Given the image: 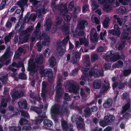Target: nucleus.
<instances>
[{
	"label": "nucleus",
	"mask_w": 131,
	"mask_h": 131,
	"mask_svg": "<svg viewBox=\"0 0 131 131\" xmlns=\"http://www.w3.org/2000/svg\"><path fill=\"white\" fill-rule=\"evenodd\" d=\"M113 17L114 21L116 22L120 26H122V27L124 28L123 33L128 35L131 33V24L128 23L125 24L127 20L126 19L121 18L117 15H114Z\"/></svg>",
	"instance_id": "f257e3e1"
},
{
	"label": "nucleus",
	"mask_w": 131,
	"mask_h": 131,
	"mask_svg": "<svg viewBox=\"0 0 131 131\" xmlns=\"http://www.w3.org/2000/svg\"><path fill=\"white\" fill-rule=\"evenodd\" d=\"M40 31L36 30L32 34L33 36L36 37V39H39L41 40H43L42 42V44L44 46L48 45L50 43V38L48 35L45 33H43L40 35Z\"/></svg>",
	"instance_id": "f03ea898"
},
{
	"label": "nucleus",
	"mask_w": 131,
	"mask_h": 131,
	"mask_svg": "<svg viewBox=\"0 0 131 131\" xmlns=\"http://www.w3.org/2000/svg\"><path fill=\"white\" fill-rule=\"evenodd\" d=\"M75 82L72 80L68 81L66 83V85L68 87V89L70 92H72L74 93H78V91L79 89L78 86L75 85Z\"/></svg>",
	"instance_id": "7ed1b4c3"
},
{
	"label": "nucleus",
	"mask_w": 131,
	"mask_h": 131,
	"mask_svg": "<svg viewBox=\"0 0 131 131\" xmlns=\"http://www.w3.org/2000/svg\"><path fill=\"white\" fill-rule=\"evenodd\" d=\"M13 54V51H10V46L7 48L4 54L0 58V62H4L6 60L11 58Z\"/></svg>",
	"instance_id": "20e7f679"
},
{
	"label": "nucleus",
	"mask_w": 131,
	"mask_h": 131,
	"mask_svg": "<svg viewBox=\"0 0 131 131\" xmlns=\"http://www.w3.org/2000/svg\"><path fill=\"white\" fill-rule=\"evenodd\" d=\"M40 73L41 75H43L45 77H47L49 80H51L53 78V72L52 70L50 68L43 69H40Z\"/></svg>",
	"instance_id": "39448f33"
},
{
	"label": "nucleus",
	"mask_w": 131,
	"mask_h": 131,
	"mask_svg": "<svg viewBox=\"0 0 131 131\" xmlns=\"http://www.w3.org/2000/svg\"><path fill=\"white\" fill-rule=\"evenodd\" d=\"M32 59H29L28 61V70L29 71L30 75L33 76L36 73L38 70L35 63H34Z\"/></svg>",
	"instance_id": "423d86ee"
},
{
	"label": "nucleus",
	"mask_w": 131,
	"mask_h": 131,
	"mask_svg": "<svg viewBox=\"0 0 131 131\" xmlns=\"http://www.w3.org/2000/svg\"><path fill=\"white\" fill-rule=\"evenodd\" d=\"M53 6V8L55 9H57L60 12V14L64 15L66 14L68 11L67 6L63 5L61 6H57L55 5V3H53L51 5V7Z\"/></svg>",
	"instance_id": "0eeeda50"
},
{
	"label": "nucleus",
	"mask_w": 131,
	"mask_h": 131,
	"mask_svg": "<svg viewBox=\"0 0 131 131\" xmlns=\"http://www.w3.org/2000/svg\"><path fill=\"white\" fill-rule=\"evenodd\" d=\"M98 2L101 5H104L103 9L105 12L107 13H108L111 12L112 9L111 6L109 5L106 2V0H97Z\"/></svg>",
	"instance_id": "6e6552de"
},
{
	"label": "nucleus",
	"mask_w": 131,
	"mask_h": 131,
	"mask_svg": "<svg viewBox=\"0 0 131 131\" xmlns=\"http://www.w3.org/2000/svg\"><path fill=\"white\" fill-rule=\"evenodd\" d=\"M57 85L56 86V91L55 99L57 98H60L64 92V90L62 88V84L61 83H57Z\"/></svg>",
	"instance_id": "1a4fd4ad"
},
{
	"label": "nucleus",
	"mask_w": 131,
	"mask_h": 131,
	"mask_svg": "<svg viewBox=\"0 0 131 131\" xmlns=\"http://www.w3.org/2000/svg\"><path fill=\"white\" fill-rule=\"evenodd\" d=\"M10 94L13 100H16L22 97L24 93L22 91L15 90L13 91Z\"/></svg>",
	"instance_id": "9d476101"
},
{
	"label": "nucleus",
	"mask_w": 131,
	"mask_h": 131,
	"mask_svg": "<svg viewBox=\"0 0 131 131\" xmlns=\"http://www.w3.org/2000/svg\"><path fill=\"white\" fill-rule=\"evenodd\" d=\"M88 25L87 21L83 19L80 21L78 24L77 28L80 30H83Z\"/></svg>",
	"instance_id": "9b49d317"
},
{
	"label": "nucleus",
	"mask_w": 131,
	"mask_h": 131,
	"mask_svg": "<svg viewBox=\"0 0 131 131\" xmlns=\"http://www.w3.org/2000/svg\"><path fill=\"white\" fill-rule=\"evenodd\" d=\"M60 105L58 104H55L52 106L50 109V112L52 114H57L60 113Z\"/></svg>",
	"instance_id": "f8f14e48"
},
{
	"label": "nucleus",
	"mask_w": 131,
	"mask_h": 131,
	"mask_svg": "<svg viewBox=\"0 0 131 131\" xmlns=\"http://www.w3.org/2000/svg\"><path fill=\"white\" fill-rule=\"evenodd\" d=\"M105 84H103L101 89L100 92L102 93L106 92L109 89L111 88L110 84L108 82H107L105 80L104 81Z\"/></svg>",
	"instance_id": "ddd939ff"
},
{
	"label": "nucleus",
	"mask_w": 131,
	"mask_h": 131,
	"mask_svg": "<svg viewBox=\"0 0 131 131\" xmlns=\"http://www.w3.org/2000/svg\"><path fill=\"white\" fill-rule=\"evenodd\" d=\"M45 113L46 112H44L43 114L39 115L38 116L35 120V125H38L40 124L43 121L44 119L46 117Z\"/></svg>",
	"instance_id": "4468645a"
},
{
	"label": "nucleus",
	"mask_w": 131,
	"mask_h": 131,
	"mask_svg": "<svg viewBox=\"0 0 131 131\" xmlns=\"http://www.w3.org/2000/svg\"><path fill=\"white\" fill-rule=\"evenodd\" d=\"M11 98L10 96L8 95L7 98H3L0 104V107H6L7 104V103L11 101Z\"/></svg>",
	"instance_id": "2eb2a0df"
},
{
	"label": "nucleus",
	"mask_w": 131,
	"mask_h": 131,
	"mask_svg": "<svg viewBox=\"0 0 131 131\" xmlns=\"http://www.w3.org/2000/svg\"><path fill=\"white\" fill-rule=\"evenodd\" d=\"M63 104L62 105L61 108L60 109V113L63 112L64 114H68V103L65 101H63Z\"/></svg>",
	"instance_id": "dca6fc26"
},
{
	"label": "nucleus",
	"mask_w": 131,
	"mask_h": 131,
	"mask_svg": "<svg viewBox=\"0 0 131 131\" xmlns=\"http://www.w3.org/2000/svg\"><path fill=\"white\" fill-rule=\"evenodd\" d=\"M18 106L20 108L26 109L27 108V103L25 100H21L18 103Z\"/></svg>",
	"instance_id": "f3484780"
},
{
	"label": "nucleus",
	"mask_w": 131,
	"mask_h": 131,
	"mask_svg": "<svg viewBox=\"0 0 131 131\" xmlns=\"http://www.w3.org/2000/svg\"><path fill=\"white\" fill-rule=\"evenodd\" d=\"M101 81L100 79L95 80L93 83V87L95 89H99L101 86Z\"/></svg>",
	"instance_id": "a211bd4d"
},
{
	"label": "nucleus",
	"mask_w": 131,
	"mask_h": 131,
	"mask_svg": "<svg viewBox=\"0 0 131 131\" xmlns=\"http://www.w3.org/2000/svg\"><path fill=\"white\" fill-rule=\"evenodd\" d=\"M52 24V23L51 20L50 19H48L45 23L44 27L45 28V30L47 31L50 30Z\"/></svg>",
	"instance_id": "6ab92c4d"
},
{
	"label": "nucleus",
	"mask_w": 131,
	"mask_h": 131,
	"mask_svg": "<svg viewBox=\"0 0 131 131\" xmlns=\"http://www.w3.org/2000/svg\"><path fill=\"white\" fill-rule=\"evenodd\" d=\"M104 119L107 120L109 124L113 121L115 119V117L113 115H106L104 118Z\"/></svg>",
	"instance_id": "aec40b11"
},
{
	"label": "nucleus",
	"mask_w": 131,
	"mask_h": 131,
	"mask_svg": "<svg viewBox=\"0 0 131 131\" xmlns=\"http://www.w3.org/2000/svg\"><path fill=\"white\" fill-rule=\"evenodd\" d=\"M48 62L50 66L53 67L57 64L56 58L54 56L51 57L48 60Z\"/></svg>",
	"instance_id": "412c9836"
},
{
	"label": "nucleus",
	"mask_w": 131,
	"mask_h": 131,
	"mask_svg": "<svg viewBox=\"0 0 131 131\" xmlns=\"http://www.w3.org/2000/svg\"><path fill=\"white\" fill-rule=\"evenodd\" d=\"M112 99L108 98L103 103V106L104 108H108L112 105Z\"/></svg>",
	"instance_id": "4be33fe9"
},
{
	"label": "nucleus",
	"mask_w": 131,
	"mask_h": 131,
	"mask_svg": "<svg viewBox=\"0 0 131 131\" xmlns=\"http://www.w3.org/2000/svg\"><path fill=\"white\" fill-rule=\"evenodd\" d=\"M122 57L119 53H116L115 54L110 58V60L112 61L115 62L117 60L121 59Z\"/></svg>",
	"instance_id": "5701e85b"
},
{
	"label": "nucleus",
	"mask_w": 131,
	"mask_h": 131,
	"mask_svg": "<svg viewBox=\"0 0 131 131\" xmlns=\"http://www.w3.org/2000/svg\"><path fill=\"white\" fill-rule=\"evenodd\" d=\"M130 102H128L122 107V110L121 111L122 114H124L130 108Z\"/></svg>",
	"instance_id": "b1692460"
},
{
	"label": "nucleus",
	"mask_w": 131,
	"mask_h": 131,
	"mask_svg": "<svg viewBox=\"0 0 131 131\" xmlns=\"http://www.w3.org/2000/svg\"><path fill=\"white\" fill-rule=\"evenodd\" d=\"M29 35H26L24 36L23 37H19V40L20 42L23 44L28 42V41Z\"/></svg>",
	"instance_id": "393cba45"
},
{
	"label": "nucleus",
	"mask_w": 131,
	"mask_h": 131,
	"mask_svg": "<svg viewBox=\"0 0 131 131\" xmlns=\"http://www.w3.org/2000/svg\"><path fill=\"white\" fill-rule=\"evenodd\" d=\"M43 123L44 126L48 127H51L53 125L52 122L48 119H44Z\"/></svg>",
	"instance_id": "a878e982"
},
{
	"label": "nucleus",
	"mask_w": 131,
	"mask_h": 131,
	"mask_svg": "<svg viewBox=\"0 0 131 131\" xmlns=\"http://www.w3.org/2000/svg\"><path fill=\"white\" fill-rule=\"evenodd\" d=\"M28 0H20L17 2V4L19 6H28L27 2Z\"/></svg>",
	"instance_id": "bb28decb"
},
{
	"label": "nucleus",
	"mask_w": 131,
	"mask_h": 131,
	"mask_svg": "<svg viewBox=\"0 0 131 131\" xmlns=\"http://www.w3.org/2000/svg\"><path fill=\"white\" fill-rule=\"evenodd\" d=\"M61 125L63 131H68L69 127L68 125L67 122L65 120L61 121Z\"/></svg>",
	"instance_id": "cd10ccee"
},
{
	"label": "nucleus",
	"mask_w": 131,
	"mask_h": 131,
	"mask_svg": "<svg viewBox=\"0 0 131 131\" xmlns=\"http://www.w3.org/2000/svg\"><path fill=\"white\" fill-rule=\"evenodd\" d=\"M108 33L111 34L113 35H116L117 37L119 36L120 33L119 30H115L112 29L109 30L108 31Z\"/></svg>",
	"instance_id": "c85d7f7f"
},
{
	"label": "nucleus",
	"mask_w": 131,
	"mask_h": 131,
	"mask_svg": "<svg viewBox=\"0 0 131 131\" xmlns=\"http://www.w3.org/2000/svg\"><path fill=\"white\" fill-rule=\"evenodd\" d=\"M84 115L85 117H89L91 115V112L90 107L86 108L84 110Z\"/></svg>",
	"instance_id": "c756f323"
},
{
	"label": "nucleus",
	"mask_w": 131,
	"mask_h": 131,
	"mask_svg": "<svg viewBox=\"0 0 131 131\" xmlns=\"http://www.w3.org/2000/svg\"><path fill=\"white\" fill-rule=\"evenodd\" d=\"M30 108L31 110L34 111L38 114H40L42 113V110L40 108L34 106H31Z\"/></svg>",
	"instance_id": "7c9ffc66"
},
{
	"label": "nucleus",
	"mask_w": 131,
	"mask_h": 131,
	"mask_svg": "<svg viewBox=\"0 0 131 131\" xmlns=\"http://www.w3.org/2000/svg\"><path fill=\"white\" fill-rule=\"evenodd\" d=\"M35 60L36 63L42 64L43 63V57L41 56L37 55L35 58Z\"/></svg>",
	"instance_id": "2f4dec72"
},
{
	"label": "nucleus",
	"mask_w": 131,
	"mask_h": 131,
	"mask_svg": "<svg viewBox=\"0 0 131 131\" xmlns=\"http://www.w3.org/2000/svg\"><path fill=\"white\" fill-rule=\"evenodd\" d=\"M81 10V8L79 6H77L74 8V10L73 11V14L75 18H77V15L79 13Z\"/></svg>",
	"instance_id": "473e14b6"
},
{
	"label": "nucleus",
	"mask_w": 131,
	"mask_h": 131,
	"mask_svg": "<svg viewBox=\"0 0 131 131\" xmlns=\"http://www.w3.org/2000/svg\"><path fill=\"white\" fill-rule=\"evenodd\" d=\"M109 19L108 18H106L103 21V25L104 28L108 27L109 25Z\"/></svg>",
	"instance_id": "72a5a7b5"
},
{
	"label": "nucleus",
	"mask_w": 131,
	"mask_h": 131,
	"mask_svg": "<svg viewBox=\"0 0 131 131\" xmlns=\"http://www.w3.org/2000/svg\"><path fill=\"white\" fill-rule=\"evenodd\" d=\"M60 28L62 30L63 32L68 31L69 30V27L68 25L66 23H64L61 26Z\"/></svg>",
	"instance_id": "f704fd0d"
},
{
	"label": "nucleus",
	"mask_w": 131,
	"mask_h": 131,
	"mask_svg": "<svg viewBox=\"0 0 131 131\" xmlns=\"http://www.w3.org/2000/svg\"><path fill=\"white\" fill-rule=\"evenodd\" d=\"M56 21L55 23V26H57L61 24L63 19L60 16H57L56 17Z\"/></svg>",
	"instance_id": "c9c22d12"
},
{
	"label": "nucleus",
	"mask_w": 131,
	"mask_h": 131,
	"mask_svg": "<svg viewBox=\"0 0 131 131\" xmlns=\"http://www.w3.org/2000/svg\"><path fill=\"white\" fill-rule=\"evenodd\" d=\"M95 71L93 70L89 71L88 73L90 77L91 78L93 76L95 78H97V75Z\"/></svg>",
	"instance_id": "e433bc0d"
},
{
	"label": "nucleus",
	"mask_w": 131,
	"mask_h": 131,
	"mask_svg": "<svg viewBox=\"0 0 131 131\" xmlns=\"http://www.w3.org/2000/svg\"><path fill=\"white\" fill-rule=\"evenodd\" d=\"M21 130V127L20 126H18L17 127L15 126L10 127L9 128L10 131H20Z\"/></svg>",
	"instance_id": "4c0bfd02"
},
{
	"label": "nucleus",
	"mask_w": 131,
	"mask_h": 131,
	"mask_svg": "<svg viewBox=\"0 0 131 131\" xmlns=\"http://www.w3.org/2000/svg\"><path fill=\"white\" fill-rule=\"evenodd\" d=\"M126 85V82H123L122 81H121L119 83L118 88L119 89H123L125 88V85Z\"/></svg>",
	"instance_id": "58836bf2"
},
{
	"label": "nucleus",
	"mask_w": 131,
	"mask_h": 131,
	"mask_svg": "<svg viewBox=\"0 0 131 131\" xmlns=\"http://www.w3.org/2000/svg\"><path fill=\"white\" fill-rule=\"evenodd\" d=\"M67 42V40L66 41L65 39H64L59 43L58 45V47L59 48H62V47L64 46Z\"/></svg>",
	"instance_id": "ea45409f"
},
{
	"label": "nucleus",
	"mask_w": 131,
	"mask_h": 131,
	"mask_svg": "<svg viewBox=\"0 0 131 131\" xmlns=\"http://www.w3.org/2000/svg\"><path fill=\"white\" fill-rule=\"evenodd\" d=\"M21 116L27 119L29 118V116L28 112L25 111H21Z\"/></svg>",
	"instance_id": "a19ab883"
},
{
	"label": "nucleus",
	"mask_w": 131,
	"mask_h": 131,
	"mask_svg": "<svg viewBox=\"0 0 131 131\" xmlns=\"http://www.w3.org/2000/svg\"><path fill=\"white\" fill-rule=\"evenodd\" d=\"M76 124L77 127L78 129H83L84 128V123H82L80 122L79 121H77Z\"/></svg>",
	"instance_id": "79ce46f5"
},
{
	"label": "nucleus",
	"mask_w": 131,
	"mask_h": 131,
	"mask_svg": "<svg viewBox=\"0 0 131 131\" xmlns=\"http://www.w3.org/2000/svg\"><path fill=\"white\" fill-rule=\"evenodd\" d=\"M74 7V2L73 1L70 2L68 4V8L70 11H72Z\"/></svg>",
	"instance_id": "37998d69"
},
{
	"label": "nucleus",
	"mask_w": 131,
	"mask_h": 131,
	"mask_svg": "<svg viewBox=\"0 0 131 131\" xmlns=\"http://www.w3.org/2000/svg\"><path fill=\"white\" fill-rule=\"evenodd\" d=\"M75 34H77L79 36H83L85 33V32L83 30H80V31H78L77 29H75Z\"/></svg>",
	"instance_id": "c03bdc74"
},
{
	"label": "nucleus",
	"mask_w": 131,
	"mask_h": 131,
	"mask_svg": "<svg viewBox=\"0 0 131 131\" xmlns=\"http://www.w3.org/2000/svg\"><path fill=\"white\" fill-rule=\"evenodd\" d=\"M126 11L125 7L123 6H120L118 9V12L122 14L125 13H126Z\"/></svg>",
	"instance_id": "a18cd8bd"
},
{
	"label": "nucleus",
	"mask_w": 131,
	"mask_h": 131,
	"mask_svg": "<svg viewBox=\"0 0 131 131\" xmlns=\"http://www.w3.org/2000/svg\"><path fill=\"white\" fill-rule=\"evenodd\" d=\"M128 35H126L125 34L122 32L121 37V39L122 41L125 42L128 38Z\"/></svg>",
	"instance_id": "49530a36"
},
{
	"label": "nucleus",
	"mask_w": 131,
	"mask_h": 131,
	"mask_svg": "<svg viewBox=\"0 0 131 131\" xmlns=\"http://www.w3.org/2000/svg\"><path fill=\"white\" fill-rule=\"evenodd\" d=\"M18 78L21 80H25L27 79V77L25 74L23 73H21L18 75Z\"/></svg>",
	"instance_id": "de8ad7c7"
},
{
	"label": "nucleus",
	"mask_w": 131,
	"mask_h": 131,
	"mask_svg": "<svg viewBox=\"0 0 131 131\" xmlns=\"http://www.w3.org/2000/svg\"><path fill=\"white\" fill-rule=\"evenodd\" d=\"M34 29V27L32 26H29L27 29L25 30L27 35H29L30 33H31Z\"/></svg>",
	"instance_id": "09e8293b"
},
{
	"label": "nucleus",
	"mask_w": 131,
	"mask_h": 131,
	"mask_svg": "<svg viewBox=\"0 0 131 131\" xmlns=\"http://www.w3.org/2000/svg\"><path fill=\"white\" fill-rule=\"evenodd\" d=\"M8 79L7 76L6 75H4L2 76L1 81L2 83L6 85L7 83V81Z\"/></svg>",
	"instance_id": "8fccbe9b"
},
{
	"label": "nucleus",
	"mask_w": 131,
	"mask_h": 131,
	"mask_svg": "<svg viewBox=\"0 0 131 131\" xmlns=\"http://www.w3.org/2000/svg\"><path fill=\"white\" fill-rule=\"evenodd\" d=\"M98 58L97 54L94 53L91 56V61L92 62H94L97 60Z\"/></svg>",
	"instance_id": "3c124183"
},
{
	"label": "nucleus",
	"mask_w": 131,
	"mask_h": 131,
	"mask_svg": "<svg viewBox=\"0 0 131 131\" xmlns=\"http://www.w3.org/2000/svg\"><path fill=\"white\" fill-rule=\"evenodd\" d=\"M96 73L97 76V78L99 76H101L103 75L104 71L101 69H99L95 71Z\"/></svg>",
	"instance_id": "603ef678"
},
{
	"label": "nucleus",
	"mask_w": 131,
	"mask_h": 131,
	"mask_svg": "<svg viewBox=\"0 0 131 131\" xmlns=\"http://www.w3.org/2000/svg\"><path fill=\"white\" fill-rule=\"evenodd\" d=\"M131 73V69H125L123 72V74L125 77L129 75Z\"/></svg>",
	"instance_id": "864d4df0"
},
{
	"label": "nucleus",
	"mask_w": 131,
	"mask_h": 131,
	"mask_svg": "<svg viewBox=\"0 0 131 131\" xmlns=\"http://www.w3.org/2000/svg\"><path fill=\"white\" fill-rule=\"evenodd\" d=\"M89 76V75L88 73H85L81 76V78L82 80L85 81H86L88 80Z\"/></svg>",
	"instance_id": "5fc2aeb1"
},
{
	"label": "nucleus",
	"mask_w": 131,
	"mask_h": 131,
	"mask_svg": "<svg viewBox=\"0 0 131 131\" xmlns=\"http://www.w3.org/2000/svg\"><path fill=\"white\" fill-rule=\"evenodd\" d=\"M97 33H95L93 35H92L90 36V39L91 41H95L97 40Z\"/></svg>",
	"instance_id": "6e6d98bb"
},
{
	"label": "nucleus",
	"mask_w": 131,
	"mask_h": 131,
	"mask_svg": "<svg viewBox=\"0 0 131 131\" xmlns=\"http://www.w3.org/2000/svg\"><path fill=\"white\" fill-rule=\"evenodd\" d=\"M109 124L107 120H102L100 122V125L103 127H104Z\"/></svg>",
	"instance_id": "4d7b16f0"
},
{
	"label": "nucleus",
	"mask_w": 131,
	"mask_h": 131,
	"mask_svg": "<svg viewBox=\"0 0 131 131\" xmlns=\"http://www.w3.org/2000/svg\"><path fill=\"white\" fill-rule=\"evenodd\" d=\"M36 45L38 47L37 51L38 52H41V49L43 47L42 45H43L40 41H39L37 43Z\"/></svg>",
	"instance_id": "13d9d810"
},
{
	"label": "nucleus",
	"mask_w": 131,
	"mask_h": 131,
	"mask_svg": "<svg viewBox=\"0 0 131 131\" xmlns=\"http://www.w3.org/2000/svg\"><path fill=\"white\" fill-rule=\"evenodd\" d=\"M73 57L79 59L81 58V54L79 52H75L72 53Z\"/></svg>",
	"instance_id": "bf43d9fd"
},
{
	"label": "nucleus",
	"mask_w": 131,
	"mask_h": 131,
	"mask_svg": "<svg viewBox=\"0 0 131 131\" xmlns=\"http://www.w3.org/2000/svg\"><path fill=\"white\" fill-rule=\"evenodd\" d=\"M89 5L87 4L83 5L82 7V11L83 13H85L86 11L89 10Z\"/></svg>",
	"instance_id": "052dcab7"
},
{
	"label": "nucleus",
	"mask_w": 131,
	"mask_h": 131,
	"mask_svg": "<svg viewBox=\"0 0 131 131\" xmlns=\"http://www.w3.org/2000/svg\"><path fill=\"white\" fill-rule=\"evenodd\" d=\"M50 50L48 48H46L44 51L43 52L44 56L45 57H49L50 56Z\"/></svg>",
	"instance_id": "680f3d73"
},
{
	"label": "nucleus",
	"mask_w": 131,
	"mask_h": 131,
	"mask_svg": "<svg viewBox=\"0 0 131 131\" xmlns=\"http://www.w3.org/2000/svg\"><path fill=\"white\" fill-rule=\"evenodd\" d=\"M28 121L26 118H21L19 122V123L21 126H23L25 124V122H27Z\"/></svg>",
	"instance_id": "e2e57ef3"
},
{
	"label": "nucleus",
	"mask_w": 131,
	"mask_h": 131,
	"mask_svg": "<svg viewBox=\"0 0 131 131\" xmlns=\"http://www.w3.org/2000/svg\"><path fill=\"white\" fill-rule=\"evenodd\" d=\"M123 64V62L121 60H119L118 61L117 63L116 64H114L113 65V66L114 67L116 68H118L120 66H122Z\"/></svg>",
	"instance_id": "0e129e2a"
},
{
	"label": "nucleus",
	"mask_w": 131,
	"mask_h": 131,
	"mask_svg": "<svg viewBox=\"0 0 131 131\" xmlns=\"http://www.w3.org/2000/svg\"><path fill=\"white\" fill-rule=\"evenodd\" d=\"M17 32L18 33L19 36V37H22L23 36L27 35L25 30H21V31H17Z\"/></svg>",
	"instance_id": "69168bd1"
},
{
	"label": "nucleus",
	"mask_w": 131,
	"mask_h": 131,
	"mask_svg": "<svg viewBox=\"0 0 131 131\" xmlns=\"http://www.w3.org/2000/svg\"><path fill=\"white\" fill-rule=\"evenodd\" d=\"M39 11L43 14H45L46 13V10L45 9L44 5H42L41 7L39 9Z\"/></svg>",
	"instance_id": "338daca9"
},
{
	"label": "nucleus",
	"mask_w": 131,
	"mask_h": 131,
	"mask_svg": "<svg viewBox=\"0 0 131 131\" xmlns=\"http://www.w3.org/2000/svg\"><path fill=\"white\" fill-rule=\"evenodd\" d=\"M130 115L131 114L130 113H127L123 115V117L126 120H127L129 119Z\"/></svg>",
	"instance_id": "774afa93"
}]
</instances>
